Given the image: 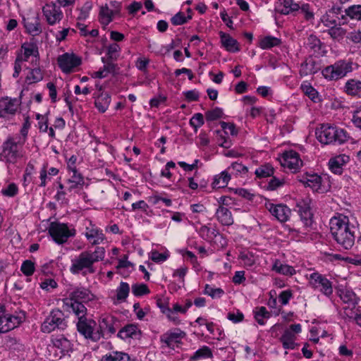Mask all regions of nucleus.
Returning <instances> with one entry per match:
<instances>
[{
    "label": "nucleus",
    "mask_w": 361,
    "mask_h": 361,
    "mask_svg": "<svg viewBox=\"0 0 361 361\" xmlns=\"http://www.w3.org/2000/svg\"><path fill=\"white\" fill-rule=\"evenodd\" d=\"M330 231L338 245L345 250L350 249L355 243V227L350 224L348 216L338 215L330 219Z\"/></svg>",
    "instance_id": "1"
},
{
    "label": "nucleus",
    "mask_w": 361,
    "mask_h": 361,
    "mask_svg": "<svg viewBox=\"0 0 361 361\" xmlns=\"http://www.w3.org/2000/svg\"><path fill=\"white\" fill-rule=\"evenodd\" d=\"M105 257L103 247H97L94 252L83 251L71 260L70 271L73 274H81L82 276L92 274L96 271L94 264L102 261Z\"/></svg>",
    "instance_id": "2"
},
{
    "label": "nucleus",
    "mask_w": 361,
    "mask_h": 361,
    "mask_svg": "<svg viewBox=\"0 0 361 361\" xmlns=\"http://www.w3.org/2000/svg\"><path fill=\"white\" fill-rule=\"evenodd\" d=\"M316 133L318 140L325 145L342 144L348 140L347 133L343 129L329 124H322Z\"/></svg>",
    "instance_id": "3"
},
{
    "label": "nucleus",
    "mask_w": 361,
    "mask_h": 361,
    "mask_svg": "<svg viewBox=\"0 0 361 361\" xmlns=\"http://www.w3.org/2000/svg\"><path fill=\"white\" fill-rule=\"evenodd\" d=\"M353 63L345 60H339L322 71V75L329 80H337L345 77L353 71Z\"/></svg>",
    "instance_id": "4"
},
{
    "label": "nucleus",
    "mask_w": 361,
    "mask_h": 361,
    "mask_svg": "<svg viewBox=\"0 0 361 361\" xmlns=\"http://www.w3.org/2000/svg\"><path fill=\"white\" fill-rule=\"evenodd\" d=\"M48 231L53 240L58 244L66 243L70 237L75 236L76 233L74 228H69L66 224L59 221L51 222Z\"/></svg>",
    "instance_id": "5"
},
{
    "label": "nucleus",
    "mask_w": 361,
    "mask_h": 361,
    "mask_svg": "<svg viewBox=\"0 0 361 361\" xmlns=\"http://www.w3.org/2000/svg\"><path fill=\"white\" fill-rule=\"evenodd\" d=\"M24 144V141L21 143L17 138L9 136L4 142L2 145L3 151L0 154V159H4L6 163L14 164L17 161L18 158L20 157L19 147Z\"/></svg>",
    "instance_id": "6"
},
{
    "label": "nucleus",
    "mask_w": 361,
    "mask_h": 361,
    "mask_svg": "<svg viewBox=\"0 0 361 361\" xmlns=\"http://www.w3.org/2000/svg\"><path fill=\"white\" fill-rule=\"evenodd\" d=\"M67 326L63 312L59 309L53 310L41 326L44 333H50L56 329H64Z\"/></svg>",
    "instance_id": "7"
},
{
    "label": "nucleus",
    "mask_w": 361,
    "mask_h": 361,
    "mask_svg": "<svg viewBox=\"0 0 361 361\" xmlns=\"http://www.w3.org/2000/svg\"><path fill=\"white\" fill-rule=\"evenodd\" d=\"M275 11L277 13L283 15L295 13L299 10L305 13V18L307 20H310L314 18V14L310 11L309 4H303L301 7L299 4L293 3V1H276L275 5Z\"/></svg>",
    "instance_id": "8"
},
{
    "label": "nucleus",
    "mask_w": 361,
    "mask_h": 361,
    "mask_svg": "<svg viewBox=\"0 0 361 361\" xmlns=\"http://www.w3.org/2000/svg\"><path fill=\"white\" fill-rule=\"evenodd\" d=\"M77 330L86 339H90L92 341L97 342L103 337L102 331H95L97 323L91 319L83 318L78 320L77 322Z\"/></svg>",
    "instance_id": "9"
},
{
    "label": "nucleus",
    "mask_w": 361,
    "mask_h": 361,
    "mask_svg": "<svg viewBox=\"0 0 361 361\" xmlns=\"http://www.w3.org/2000/svg\"><path fill=\"white\" fill-rule=\"evenodd\" d=\"M23 24L25 32L33 37L39 36L43 31L39 14L30 11L23 16Z\"/></svg>",
    "instance_id": "10"
},
{
    "label": "nucleus",
    "mask_w": 361,
    "mask_h": 361,
    "mask_svg": "<svg viewBox=\"0 0 361 361\" xmlns=\"http://www.w3.org/2000/svg\"><path fill=\"white\" fill-rule=\"evenodd\" d=\"M309 283L314 289L319 290L328 298L333 294L332 282L319 272H313L310 275Z\"/></svg>",
    "instance_id": "11"
},
{
    "label": "nucleus",
    "mask_w": 361,
    "mask_h": 361,
    "mask_svg": "<svg viewBox=\"0 0 361 361\" xmlns=\"http://www.w3.org/2000/svg\"><path fill=\"white\" fill-rule=\"evenodd\" d=\"M24 317L5 314L4 306H0V334L14 329L23 322Z\"/></svg>",
    "instance_id": "12"
},
{
    "label": "nucleus",
    "mask_w": 361,
    "mask_h": 361,
    "mask_svg": "<svg viewBox=\"0 0 361 361\" xmlns=\"http://www.w3.org/2000/svg\"><path fill=\"white\" fill-rule=\"evenodd\" d=\"M311 200L308 197L299 199L296 202L297 212L305 227H310L313 223V214L311 209Z\"/></svg>",
    "instance_id": "13"
},
{
    "label": "nucleus",
    "mask_w": 361,
    "mask_h": 361,
    "mask_svg": "<svg viewBox=\"0 0 361 361\" xmlns=\"http://www.w3.org/2000/svg\"><path fill=\"white\" fill-rule=\"evenodd\" d=\"M60 2L58 1V3ZM42 12L47 23L50 25L59 23L63 16L61 9V4L54 1L47 3L42 8Z\"/></svg>",
    "instance_id": "14"
},
{
    "label": "nucleus",
    "mask_w": 361,
    "mask_h": 361,
    "mask_svg": "<svg viewBox=\"0 0 361 361\" xmlns=\"http://www.w3.org/2000/svg\"><path fill=\"white\" fill-rule=\"evenodd\" d=\"M85 226L82 234L92 245H99L104 240L105 236L102 230L93 224L90 220H85Z\"/></svg>",
    "instance_id": "15"
},
{
    "label": "nucleus",
    "mask_w": 361,
    "mask_h": 361,
    "mask_svg": "<svg viewBox=\"0 0 361 361\" xmlns=\"http://www.w3.org/2000/svg\"><path fill=\"white\" fill-rule=\"evenodd\" d=\"M21 100L20 98H11L4 97L0 98V117L6 118L14 115L20 105Z\"/></svg>",
    "instance_id": "16"
},
{
    "label": "nucleus",
    "mask_w": 361,
    "mask_h": 361,
    "mask_svg": "<svg viewBox=\"0 0 361 361\" xmlns=\"http://www.w3.org/2000/svg\"><path fill=\"white\" fill-rule=\"evenodd\" d=\"M301 331V325L300 324H291L288 329H286L280 341L285 349L293 350L298 345L295 343L296 334Z\"/></svg>",
    "instance_id": "17"
},
{
    "label": "nucleus",
    "mask_w": 361,
    "mask_h": 361,
    "mask_svg": "<svg viewBox=\"0 0 361 361\" xmlns=\"http://www.w3.org/2000/svg\"><path fill=\"white\" fill-rule=\"evenodd\" d=\"M186 334L178 328L170 329L161 335L160 342L165 346L174 348L175 345L181 343V339L185 338Z\"/></svg>",
    "instance_id": "18"
},
{
    "label": "nucleus",
    "mask_w": 361,
    "mask_h": 361,
    "mask_svg": "<svg viewBox=\"0 0 361 361\" xmlns=\"http://www.w3.org/2000/svg\"><path fill=\"white\" fill-rule=\"evenodd\" d=\"M121 8L120 1H109L100 8L99 18L100 22L104 25H107L113 20V17L119 13Z\"/></svg>",
    "instance_id": "19"
},
{
    "label": "nucleus",
    "mask_w": 361,
    "mask_h": 361,
    "mask_svg": "<svg viewBox=\"0 0 361 361\" xmlns=\"http://www.w3.org/2000/svg\"><path fill=\"white\" fill-rule=\"evenodd\" d=\"M58 65L63 73L72 72L75 68L81 63V59L73 54L65 53L60 55L58 59Z\"/></svg>",
    "instance_id": "20"
},
{
    "label": "nucleus",
    "mask_w": 361,
    "mask_h": 361,
    "mask_svg": "<svg viewBox=\"0 0 361 361\" xmlns=\"http://www.w3.org/2000/svg\"><path fill=\"white\" fill-rule=\"evenodd\" d=\"M120 327L119 320L112 315H104L99 320L98 331H102L103 336L104 334L109 335L114 334Z\"/></svg>",
    "instance_id": "21"
},
{
    "label": "nucleus",
    "mask_w": 361,
    "mask_h": 361,
    "mask_svg": "<svg viewBox=\"0 0 361 361\" xmlns=\"http://www.w3.org/2000/svg\"><path fill=\"white\" fill-rule=\"evenodd\" d=\"M281 163L283 167H287L293 172H296L302 165L299 154L293 150L284 152Z\"/></svg>",
    "instance_id": "22"
},
{
    "label": "nucleus",
    "mask_w": 361,
    "mask_h": 361,
    "mask_svg": "<svg viewBox=\"0 0 361 361\" xmlns=\"http://www.w3.org/2000/svg\"><path fill=\"white\" fill-rule=\"evenodd\" d=\"M265 207L281 222L287 221L291 214V210L285 204H274L269 202Z\"/></svg>",
    "instance_id": "23"
},
{
    "label": "nucleus",
    "mask_w": 361,
    "mask_h": 361,
    "mask_svg": "<svg viewBox=\"0 0 361 361\" xmlns=\"http://www.w3.org/2000/svg\"><path fill=\"white\" fill-rule=\"evenodd\" d=\"M339 297L346 305L343 307L345 315L347 313L354 311L358 303V298L355 293L349 289H342L339 290Z\"/></svg>",
    "instance_id": "24"
},
{
    "label": "nucleus",
    "mask_w": 361,
    "mask_h": 361,
    "mask_svg": "<svg viewBox=\"0 0 361 361\" xmlns=\"http://www.w3.org/2000/svg\"><path fill=\"white\" fill-rule=\"evenodd\" d=\"M321 68V60L310 56L301 63L299 73L301 77H305L317 73Z\"/></svg>",
    "instance_id": "25"
},
{
    "label": "nucleus",
    "mask_w": 361,
    "mask_h": 361,
    "mask_svg": "<svg viewBox=\"0 0 361 361\" xmlns=\"http://www.w3.org/2000/svg\"><path fill=\"white\" fill-rule=\"evenodd\" d=\"M53 345L60 350L63 355L73 350V343L63 335H58L51 338Z\"/></svg>",
    "instance_id": "26"
},
{
    "label": "nucleus",
    "mask_w": 361,
    "mask_h": 361,
    "mask_svg": "<svg viewBox=\"0 0 361 361\" xmlns=\"http://www.w3.org/2000/svg\"><path fill=\"white\" fill-rule=\"evenodd\" d=\"M117 336L123 340L128 338L140 339L141 331L137 326L133 324L126 325L117 334Z\"/></svg>",
    "instance_id": "27"
},
{
    "label": "nucleus",
    "mask_w": 361,
    "mask_h": 361,
    "mask_svg": "<svg viewBox=\"0 0 361 361\" xmlns=\"http://www.w3.org/2000/svg\"><path fill=\"white\" fill-rule=\"evenodd\" d=\"M23 54H19L18 56L21 58L24 61H27L30 56H33L35 59V63L39 61V55L37 46L34 43H25L21 47Z\"/></svg>",
    "instance_id": "28"
},
{
    "label": "nucleus",
    "mask_w": 361,
    "mask_h": 361,
    "mask_svg": "<svg viewBox=\"0 0 361 361\" xmlns=\"http://www.w3.org/2000/svg\"><path fill=\"white\" fill-rule=\"evenodd\" d=\"M349 157L340 155L329 160V166L330 170L335 174H341L343 172V166L348 162Z\"/></svg>",
    "instance_id": "29"
},
{
    "label": "nucleus",
    "mask_w": 361,
    "mask_h": 361,
    "mask_svg": "<svg viewBox=\"0 0 361 361\" xmlns=\"http://www.w3.org/2000/svg\"><path fill=\"white\" fill-rule=\"evenodd\" d=\"M221 42L224 47L230 52H236L240 50L237 40L231 37L228 34L222 31L219 32Z\"/></svg>",
    "instance_id": "30"
},
{
    "label": "nucleus",
    "mask_w": 361,
    "mask_h": 361,
    "mask_svg": "<svg viewBox=\"0 0 361 361\" xmlns=\"http://www.w3.org/2000/svg\"><path fill=\"white\" fill-rule=\"evenodd\" d=\"M218 221L224 226H231L233 224V219L231 211L223 206H219L216 212Z\"/></svg>",
    "instance_id": "31"
},
{
    "label": "nucleus",
    "mask_w": 361,
    "mask_h": 361,
    "mask_svg": "<svg viewBox=\"0 0 361 361\" xmlns=\"http://www.w3.org/2000/svg\"><path fill=\"white\" fill-rule=\"evenodd\" d=\"M111 103V96L109 93L102 92L95 98L96 108L102 113L105 112Z\"/></svg>",
    "instance_id": "32"
},
{
    "label": "nucleus",
    "mask_w": 361,
    "mask_h": 361,
    "mask_svg": "<svg viewBox=\"0 0 361 361\" xmlns=\"http://www.w3.org/2000/svg\"><path fill=\"white\" fill-rule=\"evenodd\" d=\"M344 88L348 95L361 97V80L350 79L345 82Z\"/></svg>",
    "instance_id": "33"
},
{
    "label": "nucleus",
    "mask_w": 361,
    "mask_h": 361,
    "mask_svg": "<svg viewBox=\"0 0 361 361\" xmlns=\"http://www.w3.org/2000/svg\"><path fill=\"white\" fill-rule=\"evenodd\" d=\"M306 47L311 49L314 54H322L324 53L322 48H324V44L320 39L314 35H310L305 42Z\"/></svg>",
    "instance_id": "34"
},
{
    "label": "nucleus",
    "mask_w": 361,
    "mask_h": 361,
    "mask_svg": "<svg viewBox=\"0 0 361 361\" xmlns=\"http://www.w3.org/2000/svg\"><path fill=\"white\" fill-rule=\"evenodd\" d=\"M301 181L314 191H318L321 188L322 178L317 174H306Z\"/></svg>",
    "instance_id": "35"
},
{
    "label": "nucleus",
    "mask_w": 361,
    "mask_h": 361,
    "mask_svg": "<svg viewBox=\"0 0 361 361\" xmlns=\"http://www.w3.org/2000/svg\"><path fill=\"white\" fill-rule=\"evenodd\" d=\"M72 173L73 175L68 180V187L67 190L69 192L81 188L84 185V179L82 175L78 171H74Z\"/></svg>",
    "instance_id": "36"
},
{
    "label": "nucleus",
    "mask_w": 361,
    "mask_h": 361,
    "mask_svg": "<svg viewBox=\"0 0 361 361\" xmlns=\"http://www.w3.org/2000/svg\"><path fill=\"white\" fill-rule=\"evenodd\" d=\"M198 233L202 238L208 242L212 241L215 238L219 236L222 238V235L216 228H212L207 226H202L200 228Z\"/></svg>",
    "instance_id": "37"
},
{
    "label": "nucleus",
    "mask_w": 361,
    "mask_h": 361,
    "mask_svg": "<svg viewBox=\"0 0 361 361\" xmlns=\"http://www.w3.org/2000/svg\"><path fill=\"white\" fill-rule=\"evenodd\" d=\"M90 293L87 289L77 288L70 294V299L68 301H78L83 303L84 302L90 300Z\"/></svg>",
    "instance_id": "38"
},
{
    "label": "nucleus",
    "mask_w": 361,
    "mask_h": 361,
    "mask_svg": "<svg viewBox=\"0 0 361 361\" xmlns=\"http://www.w3.org/2000/svg\"><path fill=\"white\" fill-rule=\"evenodd\" d=\"M66 305L68 306L71 309V310L75 314V315L78 317V320H80V319L87 318L85 317L87 308L82 302L68 301L66 302Z\"/></svg>",
    "instance_id": "39"
},
{
    "label": "nucleus",
    "mask_w": 361,
    "mask_h": 361,
    "mask_svg": "<svg viewBox=\"0 0 361 361\" xmlns=\"http://www.w3.org/2000/svg\"><path fill=\"white\" fill-rule=\"evenodd\" d=\"M271 269L278 274L286 276H292L295 274V270L293 267L283 264L279 259H275Z\"/></svg>",
    "instance_id": "40"
},
{
    "label": "nucleus",
    "mask_w": 361,
    "mask_h": 361,
    "mask_svg": "<svg viewBox=\"0 0 361 361\" xmlns=\"http://www.w3.org/2000/svg\"><path fill=\"white\" fill-rule=\"evenodd\" d=\"M231 179V175L226 171H222L219 175H216L214 178L212 182L213 188H223L227 186L228 181Z\"/></svg>",
    "instance_id": "41"
},
{
    "label": "nucleus",
    "mask_w": 361,
    "mask_h": 361,
    "mask_svg": "<svg viewBox=\"0 0 361 361\" xmlns=\"http://www.w3.org/2000/svg\"><path fill=\"white\" fill-rule=\"evenodd\" d=\"M254 317L260 325L265 324V320L271 317V313L267 311L265 307H257L253 310Z\"/></svg>",
    "instance_id": "42"
},
{
    "label": "nucleus",
    "mask_w": 361,
    "mask_h": 361,
    "mask_svg": "<svg viewBox=\"0 0 361 361\" xmlns=\"http://www.w3.org/2000/svg\"><path fill=\"white\" fill-rule=\"evenodd\" d=\"M101 361H132L128 354L121 351H113L104 355Z\"/></svg>",
    "instance_id": "43"
},
{
    "label": "nucleus",
    "mask_w": 361,
    "mask_h": 361,
    "mask_svg": "<svg viewBox=\"0 0 361 361\" xmlns=\"http://www.w3.org/2000/svg\"><path fill=\"white\" fill-rule=\"evenodd\" d=\"M281 44V39L272 36H266L260 40L259 47L263 49H268Z\"/></svg>",
    "instance_id": "44"
},
{
    "label": "nucleus",
    "mask_w": 361,
    "mask_h": 361,
    "mask_svg": "<svg viewBox=\"0 0 361 361\" xmlns=\"http://www.w3.org/2000/svg\"><path fill=\"white\" fill-rule=\"evenodd\" d=\"M130 292V286L126 282H121L116 289V299L118 302H124L128 298Z\"/></svg>",
    "instance_id": "45"
},
{
    "label": "nucleus",
    "mask_w": 361,
    "mask_h": 361,
    "mask_svg": "<svg viewBox=\"0 0 361 361\" xmlns=\"http://www.w3.org/2000/svg\"><path fill=\"white\" fill-rule=\"evenodd\" d=\"M327 32L333 39L340 41L344 38L346 30L341 27L340 24H337L331 27V29H329Z\"/></svg>",
    "instance_id": "46"
},
{
    "label": "nucleus",
    "mask_w": 361,
    "mask_h": 361,
    "mask_svg": "<svg viewBox=\"0 0 361 361\" xmlns=\"http://www.w3.org/2000/svg\"><path fill=\"white\" fill-rule=\"evenodd\" d=\"M255 173L258 178L269 177L274 174V168L269 164L262 165L255 170Z\"/></svg>",
    "instance_id": "47"
},
{
    "label": "nucleus",
    "mask_w": 361,
    "mask_h": 361,
    "mask_svg": "<svg viewBox=\"0 0 361 361\" xmlns=\"http://www.w3.org/2000/svg\"><path fill=\"white\" fill-rule=\"evenodd\" d=\"M132 293L135 296L140 297L149 294L150 290L145 283H135L132 285Z\"/></svg>",
    "instance_id": "48"
},
{
    "label": "nucleus",
    "mask_w": 361,
    "mask_h": 361,
    "mask_svg": "<svg viewBox=\"0 0 361 361\" xmlns=\"http://www.w3.org/2000/svg\"><path fill=\"white\" fill-rule=\"evenodd\" d=\"M191 18V14H188L187 16H185L183 12L179 11L171 18V21L173 25H181L186 23Z\"/></svg>",
    "instance_id": "49"
},
{
    "label": "nucleus",
    "mask_w": 361,
    "mask_h": 361,
    "mask_svg": "<svg viewBox=\"0 0 361 361\" xmlns=\"http://www.w3.org/2000/svg\"><path fill=\"white\" fill-rule=\"evenodd\" d=\"M212 356V351L210 348L207 346H204L202 348H200L191 356V360H197L200 358H207Z\"/></svg>",
    "instance_id": "50"
},
{
    "label": "nucleus",
    "mask_w": 361,
    "mask_h": 361,
    "mask_svg": "<svg viewBox=\"0 0 361 361\" xmlns=\"http://www.w3.org/2000/svg\"><path fill=\"white\" fill-rule=\"evenodd\" d=\"M345 13L352 19L361 20V6L354 5L345 10Z\"/></svg>",
    "instance_id": "51"
},
{
    "label": "nucleus",
    "mask_w": 361,
    "mask_h": 361,
    "mask_svg": "<svg viewBox=\"0 0 361 361\" xmlns=\"http://www.w3.org/2000/svg\"><path fill=\"white\" fill-rule=\"evenodd\" d=\"M300 88L305 95L315 102V99L318 97V92L310 84L306 82L302 83Z\"/></svg>",
    "instance_id": "52"
},
{
    "label": "nucleus",
    "mask_w": 361,
    "mask_h": 361,
    "mask_svg": "<svg viewBox=\"0 0 361 361\" xmlns=\"http://www.w3.org/2000/svg\"><path fill=\"white\" fill-rule=\"evenodd\" d=\"M43 79V74L40 68H35L31 70L30 74L27 76V80L30 83H35Z\"/></svg>",
    "instance_id": "53"
},
{
    "label": "nucleus",
    "mask_w": 361,
    "mask_h": 361,
    "mask_svg": "<svg viewBox=\"0 0 361 361\" xmlns=\"http://www.w3.org/2000/svg\"><path fill=\"white\" fill-rule=\"evenodd\" d=\"M228 171H232L231 173L237 176L238 174H245L247 172V168L238 162H233L228 168Z\"/></svg>",
    "instance_id": "54"
},
{
    "label": "nucleus",
    "mask_w": 361,
    "mask_h": 361,
    "mask_svg": "<svg viewBox=\"0 0 361 361\" xmlns=\"http://www.w3.org/2000/svg\"><path fill=\"white\" fill-rule=\"evenodd\" d=\"M20 270L26 276H30L35 271V263L31 260H25L21 265Z\"/></svg>",
    "instance_id": "55"
},
{
    "label": "nucleus",
    "mask_w": 361,
    "mask_h": 361,
    "mask_svg": "<svg viewBox=\"0 0 361 361\" xmlns=\"http://www.w3.org/2000/svg\"><path fill=\"white\" fill-rule=\"evenodd\" d=\"M190 124L194 128L195 132L197 131L198 128L204 124V117L200 113L195 114L190 120Z\"/></svg>",
    "instance_id": "56"
},
{
    "label": "nucleus",
    "mask_w": 361,
    "mask_h": 361,
    "mask_svg": "<svg viewBox=\"0 0 361 361\" xmlns=\"http://www.w3.org/2000/svg\"><path fill=\"white\" fill-rule=\"evenodd\" d=\"M169 257V252H164L163 253H160L157 250L152 251L151 252V259L156 263H161L165 262Z\"/></svg>",
    "instance_id": "57"
},
{
    "label": "nucleus",
    "mask_w": 361,
    "mask_h": 361,
    "mask_svg": "<svg viewBox=\"0 0 361 361\" xmlns=\"http://www.w3.org/2000/svg\"><path fill=\"white\" fill-rule=\"evenodd\" d=\"M224 293V291L220 288H214L208 284L205 286L204 293L209 295L212 298H221Z\"/></svg>",
    "instance_id": "58"
},
{
    "label": "nucleus",
    "mask_w": 361,
    "mask_h": 361,
    "mask_svg": "<svg viewBox=\"0 0 361 361\" xmlns=\"http://www.w3.org/2000/svg\"><path fill=\"white\" fill-rule=\"evenodd\" d=\"M223 115V111L219 107H216L215 109L208 111L205 114L206 119L209 121H215L218 118H220Z\"/></svg>",
    "instance_id": "59"
},
{
    "label": "nucleus",
    "mask_w": 361,
    "mask_h": 361,
    "mask_svg": "<svg viewBox=\"0 0 361 361\" xmlns=\"http://www.w3.org/2000/svg\"><path fill=\"white\" fill-rule=\"evenodd\" d=\"M121 48L118 44L114 43L110 44L107 48V56L110 60H116L118 53L120 51Z\"/></svg>",
    "instance_id": "60"
},
{
    "label": "nucleus",
    "mask_w": 361,
    "mask_h": 361,
    "mask_svg": "<svg viewBox=\"0 0 361 361\" xmlns=\"http://www.w3.org/2000/svg\"><path fill=\"white\" fill-rule=\"evenodd\" d=\"M102 62L104 63V66H103V68L104 69L106 74L108 73H112L116 74L117 71V65L116 63H114L111 61L110 59H105L104 57L102 58Z\"/></svg>",
    "instance_id": "61"
},
{
    "label": "nucleus",
    "mask_w": 361,
    "mask_h": 361,
    "mask_svg": "<svg viewBox=\"0 0 361 361\" xmlns=\"http://www.w3.org/2000/svg\"><path fill=\"white\" fill-rule=\"evenodd\" d=\"M240 259L242 260L244 267L247 268L252 267L255 263L253 255L249 253H242L240 255Z\"/></svg>",
    "instance_id": "62"
},
{
    "label": "nucleus",
    "mask_w": 361,
    "mask_h": 361,
    "mask_svg": "<svg viewBox=\"0 0 361 361\" xmlns=\"http://www.w3.org/2000/svg\"><path fill=\"white\" fill-rule=\"evenodd\" d=\"M292 298L293 292L289 289L281 291L279 295V300L283 305H287Z\"/></svg>",
    "instance_id": "63"
},
{
    "label": "nucleus",
    "mask_w": 361,
    "mask_h": 361,
    "mask_svg": "<svg viewBox=\"0 0 361 361\" xmlns=\"http://www.w3.org/2000/svg\"><path fill=\"white\" fill-rule=\"evenodd\" d=\"M18 190L16 185L11 183L6 188L2 189L1 192L4 196L13 197L17 194Z\"/></svg>",
    "instance_id": "64"
}]
</instances>
